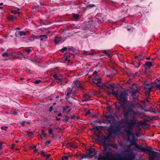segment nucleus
<instances>
[{
	"instance_id": "aec40b11",
	"label": "nucleus",
	"mask_w": 160,
	"mask_h": 160,
	"mask_svg": "<svg viewBox=\"0 0 160 160\" xmlns=\"http://www.w3.org/2000/svg\"><path fill=\"white\" fill-rule=\"evenodd\" d=\"M80 155H81V157L80 158V160H81L83 158H89V156L88 154H87V155H85V154H80Z\"/></svg>"
},
{
	"instance_id": "4be33fe9",
	"label": "nucleus",
	"mask_w": 160,
	"mask_h": 160,
	"mask_svg": "<svg viewBox=\"0 0 160 160\" xmlns=\"http://www.w3.org/2000/svg\"><path fill=\"white\" fill-rule=\"evenodd\" d=\"M114 85L108 84L106 86L107 88L108 89H112L114 88Z\"/></svg>"
},
{
	"instance_id": "bb28decb",
	"label": "nucleus",
	"mask_w": 160,
	"mask_h": 160,
	"mask_svg": "<svg viewBox=\"0 0 160 160\" xmlns=\"http://www.w3.org/2000/svg\"><path fill=\"white\" fill-rule=\"evenodd\" d=\"M111 72H112V73L111 74L112 75L115 74L117 73L116 70L114 68L112 69Z\"/></svg>"
},
{
	"instance_id": "20e7f679",
	"label": "nucleus",
	"mask_w": 160,
	"mask_h": 160,
	"mask_svg": "<svg viewBox=\"0 0 160 160\" xmlns=\"http://www.w3.org/2000/svg\"><path fill=\"white\" fill-rule=\"evenodd\" d=\"M100 128V127L99 126H95L93 128L94 133L98 138L97 140H109L108 137H106L101 134L99 131Z\"/></svg>"
},
{
	"instance_id": "6e6d98bb",
	"label": "nucleus",
	"mask_w": 160,
	"mask_h": 160,
	"mask_svg": "<svg viewBox=\"0 0 160 160\" xmlns=\"http://www.w3.org/2000/svg\"><path fill=\"white\" fill-rule=\"evenodd\" d=\"M96 115L95 114V115H92V118H96Z\"/></svg>"
},
{
	"instance_id": "ddd939ff",
	"label": "nucleus",
	"mask_w": 160,
	"mask_h": 160,
	"mask_svg": "<svg viewBox=\"0 0 160 160\" xmlns=\"http://www.w3.org/2000/svg\"><path fill=\"white\" fill-rule=\"evenodd\" d=\"M70 107L67 106L63 108V112L68 113L70 112Z\"/></svg>"
},
{
	"instance_id": "e2e57ef3",
	"label": "nucleus",
	"mask_w": 160,
	"mask_h": 160,
	"mask_svg": "<svg viewBox=\"0 0 160 160\" xmlns=\"http://www.w3.org/2000/svg\"><path fill=\"white\" fill-rule=\"evenodd\" d=\"M36 147H37L36 146V145H34V146H33V148H36Z\"/></svg>"
},
{
	"instance_id": "0e129e2a",
	"label": "nucleus",
	"mask_w": 160,
	"mask_h": 160,
	"mask_svg": "<svg viewBox=\"0 0 160 160\" xmlns=\"http://www.w3.org/2000/svg\"><path fill=\"white\" fill-rule=\"evenodd\" d=\"M19 29H20V28L18 27L17 28H15V29L19 30Z\"/></svg>"
},
{
	"instance_id": "09e8293b",
	"label": "nucleus",
	"mask_w": 160,
	"mask_h": 160,
	"mask_svg": "<svg viewBox=\"0 0 160 160\" xmlns=\"http://www.w3.org/2000/svg\"><path fill=\"white\" fill-rule=\"evenodd\" d=\"M65 60L66 61H68V62H70V60L69 59H68V58H65Z\"/></svg>"
},
{
	"instance_id": "ea45409f",
	"label": "nucleus",
	"mask_w": 160,
	"mask_h": 160,
	"mask_svg": "<svg viewBox=\"0 0 160 160\" xmlns=\"http://www.w3.org/2000/svg\"><path fill=\"white\" fill-rule=\"evenodd\" d=\"M8 127L7 126L2 127L1 128L2 130H4L5 131L7 130Z\"/></svg>"
},
{
	"instance_id": "412c9836",
	"label": "nucleus",
	"mask_w": 160,
	"mask_h": 160,
	"mask_svg": "<svg viewBox=\"0 0 160 160\" xmlns=\"http://www.w3.org/2000/svg\"><path fill=\"white\" fill-rule=\"evenodd\" d=\"M132 64L134 66V67L136 68H138L139 67L140 64L139 62H136L133 61Z\"/></svg>"
},
{
	"instance_id": "0eeeda50",
	"label": "nucleus",
	"mask_w": 160,
	"mask_h": 160,
	"mask_svg": "<svg viewBox=\"0 0 160 160\" xmlns=\"http://www.w3.org/2000/svg\"><path fill=\"white\" fill-rule=\"evenodd\" d=\"M89 152L88 155L89 156V158H92L97 154L95 150L93 148H91L89 149Z\"/></svg>"
},
{
	"instance_id": "052dcab7",
	"label": "nucleus",
	"mask_w": 160,
	"mask_h": 160,
	"mask_svg": "<svg viewBox=\"0 0 160 160\" xmlns=\"http://www.w3.org/2000/svg\"><path fill=\"white\" fill-rule=\"evenodd\" d=\"M77 154V155L78 157H81V155H80V154Z\"/></svg>"
},
{
	"instance_id": "2eb2a0df",
	"label": "nucleus",
	"mask_w": 160,
	"mask_h": 160,
	"mask_svg": "<svg viewBox=\"0 0 160 160\" xmlns=\"http://www.w3.org/2000/svg\"><path fill=\"white\" fill-rule=\"evenodd\" d=\"M67 145L72 148H76L77 147L76 144L75 143L68 142Z\"/></svg>"
},
{
	"instance_id": "7ed1b4c3",
	"label": "nucleus",
	"mask_w": 160,
	"mask_h": 160,
	"mask_svg": "<svg viewBox=\"0 0 160 160\" xmlns=\"http://www.w3.org/2000/svg\"><path fill=\"white\" fill-rule=\"evenodd\" d=\"M96 143H98L102 146L105 151L107 150H110L113 148V145L111 143L112 141H95Z\"/></svg>"
},
{
	"instance_id": "3c124183",
	"label": "nucleus",
	"mask_w": 160,
	"mask_h": 160,
	"mask_svg": "<svg viewBox=\"0 0 160 160\" xmlns=\"http://www.w3.org/2000/svg\"><path fill=\"white\" fill-rule=\"evenodd\" d=\"M18 114V113L16 111H14L13 112V115H17Z\"/></svg>"
},
{
	"instance_id": "c85d7f7f",
	"label": "nucleus",
	"mask_w": 160,
	"mask_h": 160,
	"mask_svg": "<svg viewBox=\"0 0 160 160\" xmlns=\"http://www.w3.org/2000/svg\"><path fill=\"white\" fill-rule=\"evenodd\" d=\"M19 33L20 35L21 36H23V35L24 36V35H25L26 34V32L23 31H19Z\"/></svg>"
},
{
	"instance_id": "2f4dec72",
	"label": "nucleus",
	"mask_w": 160,
	"mask_h": 160,
	"mask_svg": "<svg viewBox=\"0 0 160 160\" xmlns=\"http://www.w3.org/2000/svg\"><path fill=\"white\" fill-rule=\"evenodd\" d=\"M79 15L78 14H74L73 15V18L75 19H77L79 18Z\"/></svg>"
},
{
	"instance_id": "37998d69",
	"label": "nucleus",
	"mask_w": 160,
	"mask_h": 160,
	"mask_svg": "<svg viewBox=\"0 0 160 160\" xmlns=\"http://www.w3.org/2000/svg\"><path fill=\"white\" fill-rule=\"evenodd\" d=\"M41 82V81L40 80H37L35 81V83L36 84H38Z\"/></svg>"
},
{
	"instance_id": "e433bc0d",
	"label": "nucleus",
	"mask_w": 160,
	"mask_h": 160,
	"mask_svg": "<svg viewBox=\"0 0 160 160\" xmlns=\"http://www.w3.org/2000/svg\"><path fill=\"white\" fill-rule=\"evenodd\" d=\"M132 96L134 98H135L137 96L136 92H133L132 94Z\"/></svg>"
},
{
	"instance_id": "49530a36",
	"label": "nucleus",
	"mask_w": 160,
	"mask_h": 160,
	"mask_svg": "<svg viewBox=\"0 0 160 160\" xmlns=\"http://www.w3.org/2000/svg\"><path fill=\"white\" fill-rule=\"evenodd\" d=\"M131 141V140H130V141H127V142H130L131 143H136V141Z\"/></svg>"
},
{
	"instance_id": "338daca9",
	"label": "nucleus",
	"mask_w": 160,
	"mask_h": 160,
	"mask_svg": "<svg viewBox=\"0 0 160 160\" xmlns=\"http://www.w3.org/2000/svg\"><path fill=\"white\" fill-rule=\"evenodd\" d=\"M0 5L1 6L2 5H3V3H0Z\"/></svg>"
},
{
	"instance_id": "1a4fd4ad",
	"label": "nucleus",
	"mask_w": 160,
	"mask_h": 160,
	"mask_svg": "<svg viewBox=\"0 0 160 160\" xmlns=\"http://www.w3.org/2000/svg\"><path fill=\"white\" fill-rule=\"evenodd\" d=\"M142 149L143 151L149 153H151L153 151L152 148L148 146H146L145 148H143Z\"/></svg>"
},
{
	"instance_id": "4d7b16f0",
	"label": "nucleus",
	"mask_w": 160,
	"mask_h": 160,
	"mask_svg": "<svg viewBox=\"0 0 160 160\" xmlns=\"http://www.w3.org/2000/svg\"><path fill=\"white\" fill-rule=\"evenodd\" d=\"M38 151V149H35V150H34V152L35 153L37 151Z\"/></svg>"
},
{
	"instance_id": "13d9d810",
	"label": "nucleus",
	"mask_w": 160,
	"mask_h": 160,
	"mask_svg": "<svg viewBox=\"0 0 160 160\" xmlns=\"http://www.w3.org/2000/svg\"><path fill=\"white\" fill-rule=\"evenodd\" d=\"M130 149H127L126 150H125V152H129L130 150Z\"/></svg>"
},
{
	"instance_id": "6e6552de",
	"label": "nucleus",
	"mask_w": 160,
	"mask_h": 160,
	"mask_svg": "<svg viewBox=\"0 0 160 160\" xmlns=\"http://www.w3.org/2000/svg\"><path fill=\"white\" fill-rule=\"evenodd\" d=\"M64 41L65 39L61 37H56L54 40V42L56 44H59Z\"/></svg>"
},
{
	"instance_id": "bf43d9fd",
	"label": "nucleus",
	"mask_w": 160,
	"mask_h": 160,
	"mask_svg": "<svg viewBox=\"0 0 160 160\" xmlns=\"http://www.w3.org/2000/svg\"><path fill=\"white\" fill-rule=\"evenodd\" d=\"M58 116H62V114H61V113H58Z\"/></svg>"
},
{
	"instance_id": "6ab92c4d",
	"label": "nucleus",
	"mask_w": 160,
	"mask_h": 160,
	"mask_svg": "<svg viewBox=\"0 0 160 160\" xmlns=\"http://www.w3.org/2000/svg\"><path fill=\"white\" fill-rule=\"evenodd\" d=\"M8 19L9 21H13L16 19V18L13 15H9L8 17Z\"/></svg>"
},
{
	"instance_id": "f257e3e1",
	"label": "nucleus",
	"mask_w": 160,
	"mask_h": 160,
	"mask_svg": "<svg viewBox=\"0 0 160 160\" xmlns=\"http://www.w3.org/2000/svg\"><path fill=\"white\" fill-rule=\"evenodd\" d=\"M112 94L119 100L115 104L116 109L119 110L121 108H123L124 116L126 120L124 126L122 127L121 125H118L112 131L111 135L115 137L117 135L126 133L129 137L127 140H131V138H132V140H137L134 137V133L132 132V128L133 126L135 124L136 121L134 119L129 120L127 118L136 114L132 110L134 105L132 104L127 105L125 103V102L127 101V95L124 91L118 90L117 92L114 91L112 92Z\"/></svg>"
},
{
	"instance_id": "5701e85b",
	"label": "nucleus",
	"mask_w": 160,
	"mask_h": 160,
	"mask_svg": "<svg viewBox=\"0 0 160 160\" xmlns=\"http://www.w3.org/2000/svg\"><path fill=\"white\" fill-rule=\"evenodd\" d=\"M67 90L68 92H67V96L69 97L70 93H73V92H72V91L73 90H72H72H71L70 88H68L67 89Z\"/></svg>"
},
{
	"instance_id": "a18cd8bd",
	"label": "nucleus",
	"mask_w": 160,
	"mask_h": 160,
	"mask_svg": "<svg viewBox=\"0 0 160 160\" xmlns=\"http://www.w3.org/2000/svg\"><path fill=\"white\" fill-rule=\"evenodd\" d=\"M8 53L6 52L2 54V56H8Z\"/></svg>"
},
{
	"instance_id": "79ce46f5",
	"label": "nucleus",
	"mask_w": 160,
	"mask_h": 160,
	"mask_svg": "<svg viewBox=\"0 0 160 160\" xmlns=\"http://www.w3.org/2000/svg\"><path fill=\"white\" fill-rule=\"evenodd\" d=\"M160 82V80H158ZM156 87L158 88L159 89H160V84L157 83L156 84Z\"/></svg>"
},
{
	"instance_id": "72a5a7b5",
	"label": "nucleus",
	"mask_w": 160,
	"mask_h": 160,
	"mask_svg": "<svg viewBox=\"0 0 160 160\" xmlns=\"http://www.w3.org/2000/svg\"><path fill=\"white\" fill-rule=\"evenodd\" d=\"M3 144H4V143L2 142H0V150H2V147L3 146Z\"/></svg>"
},
{
	"instance_id": "7c9ffc66",
	"label": "nucleus",
	"mask_w": 160,
	"mask_h": 160,
	"mask_svg": "<svg viewBox=\"0 0 160 160\" xmlns=\"http://www.w3.org/2000/svg\"><path fill=\"white\" fill-rule=\"evenodd\" d=\"M51 141H47L44 142L45 146H48V144H50L51 142Z\"/></svg>"
},
{
	"instance_id": "680f3d73",
	"label": "nucleus",
	"mask_w": 160,
	"mask_h": 160,
	"mask_svg": "<svg viewBox=\"0 0 160 160\" xmlns=\"http://www.w3.org/2000/svg\"><path fill=\"white\" fill-rule=\"evenodd\" d=\"M90 5V7H93L94 6V5H93V4Z\"/></svg>"
},
{
	"instance_id": "f8f14e48",
	"label": "nucleus",
	"mask_w": 160,
	"mask_h": 160,
	"mask_svg": "<svg viewBox=\"0 0 160 160\" xmlns=\"http://www.w3.org/2000/svg\"><path fill=\"white\" fill-rule=\"evenodd\" d=\"M101 82L100 79L97 77H95L93 80V82L94 83L97 84L98 85H99V84Z\"/></svg>"
},
{
	"instance_id": "774afa93",
	"label": "nucleus",
	"mask_w": 160,
	"mask_h": 160,
	"mask_svg": "<svg viewBox=\"0 0 160 160\" xmlns=\"http://www.w3.org/2000/svg\"><path fill=\"white\" fill-rule=\"evenodd\" d=\"M60 120V118H57L56 119V120H57V121H59Z\"/></svg>"
},
{
	"instance_id": "393cba45",
	"label": "nucleus",
	"mask_w": 160,
	"mask_h": 160,
	"mask_svg": "<svg viewBox=\"0 0 160 160\" xmlns=\"http://www.w3.org/2000/svg\"><path fill=\"white\" fill-rule=\"evenodd\" d=\"M135 58L138 61L141 60L143 58V57L142 56H136L135 57Z\"/></svg>"
},
{
	"instance_id": "4c0bfd02",
	"label": "nucleus",
	"mask_w": 160,
	"mask_h": 160,
	"mask_svg": "<svg viewBox=\"0 0 160 160\" xmlns=\"http://www.w3.org/2000/svg\"><path fill=\"white\" fill-rule=\"evenodd\" d=\"M40 154L42 156L46 157V155L45 154V152L43 151H42L40 152Z\"/></svg>"
},
{
	"instance_id": "c9c22d12",
	"label": "nucleus",
	"mask_w": 160,
	"mask_h": 160,
	"mask_svg": "<svg viewBox=\"0 0 160 160\" xmlns=\"http://www.w3.org/2000/svg\"><path fill=\"white\" fill-rule=\"evenodd\" d=\"M31 50L28 48L27 49H26L24 50V51L27 52L28 53H29L31 51Z\"/></svg>"
},
{
	"instance_id": "f704fd0d",
	"label": "nucleus",
	"mask_w": 160,
	"mask_h": 160,
	"mask_svg": "<svg viewBox=\"0 0 160 160\" xmlns=\"http://www.w3.org/2000/svg\"><path fill=\"white\" fill-rule=\"evenodd\" d=\"M33 134V133L32 132H27V134L29 136H31Z\"/></svg>"
},
{
	"instance_id": "a878e982",
	"label": "nucleus",
	"mask_w": 160,
	"mask_h": 160,
	"mask_svg": "<svg viewBox=\"0 0 160 160\" xmlns=\"http://www.w3.org/2000/svg\"><path fill=\"white\" fill-rule=\"evenodd\" d=\"M106 118H107L108 121V122H111L112 121H113V118H111L110 116H108V117H107Z\"/></svg>"
},
{
	"instance_id": "b1692460",
	"label": "nucleus",
	"mask_w": 160,
	"mask_h": 160,
	"mask_svg": "<svg viewBox=\"0 0 160 160\" xmlns=\"http://www.w3.org/2000/svg\"><path fill=\"white\" fill-rule=\"evenodd\" d=\"M140 125L142 126L144 128H148V124H146L144 122H140Z\"/></svg>"
},
{
	"instance_id": "864d4df0",
	"label": "nucleus",
	"mask_w": 160,
	"mask_h": 160,
	"mask_svg": "<svg viewBox=\"0 0 160 160\" xmlns=\"http://www.w3.org/2000/svg\"><path fill=\"white\" fill-rule=\"evenodd\" d=\"M107 55L109 57H111L112 56V55L111 54H109V53H107Z\"/></svg>"
},
{
	"instance_id": "69168bd1",
	"label": "nucleus",
	"mask_w": 160,
	"mask_h": 160,
	"mask_svg": "<svg viewBox=\"0 0 160 160\" xmlns=\"http://www.w3.org/2000/svg\"><path fill=\"white\" fill-rule=\"evenodd\" d=\"M19 142V141H16L15 142L16 143H18Z\"/></svg>"
},
{
	"instance_id": "39448f33",
	"label": "nucleus",
	"mask_w": 160,
	"mask_h": 160,
	"mask_svg": "<svg viewBox=\"0 0 160 160\" xmlns=\"http://www.w3.org/2000/svg\"><path fill=\"white\" fill-rule=\"evenodd\" d=\"M153 87V83L146 84L145 85L144 89L146 90V94L147 96H148L149 93L151 91Z\"/></svg>"
},
{
	"instance_id": "9b49d317",
	"label": "nucleus",
	"mask_w": 160,
	"mask_h": 160,
	"mask_svg": "<svg viewBox=\"0 0 160 160\" xmlns=\"http://www.w3.org/2000/svg\"><path fill=\"white\" fill-rule=\"evenodd\" d=\"M74 86L72 88V90H73L75 88H78L81 87V84L80 82L78 81H74Z\"/></svg>"
},
{
	"instance_id": "c03bdc74",
	"label": "nucleus",
	"mask_w": 160,
	"mask_h": 160,
	"mask_svg": "<svg viewBox=\"0 0 160 160\" xmlns=\"http://www.w3.org/2000/svg\"><path fill=\"white\" fill-rule=\"evenodd\" d=\"M67 48L66 47H64L61 50L63 52L64 51L66 50Z\"/></svg>"
},
{
	"instance_id": "de8ad7c7",
	"label": "nucleus",
	"mask_w": 160,
	"mask_h": 160,
	"mask_svg": "<svg viewBox=\"0 0 160 160\" xmlns=\"http://www.w3.org/2000/svg\"><path fill=\"white\" fill-rule=\"evenodd\" d=\"M90 111H88L86 112V115H88V114H90Z\"/></svg>"
},
{
	"instance_id": "58836bf2",
	"label": "nucleus",
	"mask_w": 160,
	"mask_h": 160,
	"mask_svg": "<svg viewBox=\"0 0 160 160\" xmlns=\"http://www.w3.org/2000/svg\"><path fill=\"white\" fill-rule=\"evenodd\" d=\"M51 156V154H48L47 155H46V160H48L49 158Z\"/></svg>"
},
{
	"instance_id": "dca6fc26",
	"label": "nucleus",
	"mask_w": 160,
	"mask_h": 160,
	"mask_svg": "<svg viewBox=\"0 0 160 160\" xmlns=\"http://www.w3.org/2000/svg\"><path fill=\"white\" fill-rule=\"evenodd\" d=\"M90 96L89 94H87L83 96V101H88L90 99Z\"/></svg>"
},
{
	"instance_id": "c756f323",
	"label": "nucleus",
	"mask_w": 160,
	"mask_h": 160,
	"mask_svg": "<svg viewBox=\"0 0 160 160\" xmlns=\"http://www.w3.org/2000/svg\"><path fill=\"white\" fill-rule=\"evenodd\" d=\"M48 133L50 135L53 134V130L52 128H50L48 129Z\"/></svg>"
},
{
	"instance_id": "f03ea898",
	"label": "nucleus",
	"mask_w": 160,
	"mask_h": 160,
	"mask_svg": "<svg viewBox=\"0 0 160 160\" xmlns=\"http://www.w3.org/2000/svg\"><path fill=\"white\" fill-rule=\"evenodd\" d=\"M136 154L135 153L131 152L128 154L127 157L124 158L125 160H134ZM97 160H123L121 155L114 153L110 152H107L104 154L103 157L100 156Z\"/></svg>"
},
{
	"instance_id": "603ef678",
	"label": "nucleus",
	"mask_w": 160,
	"mask_h": 160,
	"mask_svg": "<svg viewBox=\"0 0 160 160\" xmlns=\"http://www.w3.org/2000/svg\"><path fill=\"white\" fill-rule=\"evenodd\" d=\"M97 122L99 123L100 124H101L102 122H103L102 121H96Z\"/></svg>"
},
{
	"instance_id": "a19ab883",
	"label": "nucleus",
	"mask_w": 160,
	"mask_h": 160,
	"mask_svg": "<svg viewBox=\"0 0 160 160\" xmlns=\"http://www.w3.org/2000/svg\"><path fill=\"white\" fill-rule=\"evenodd\" d=\"M93 53H94L93 52L90 53V52H86V55H93Z\"/></svg>"
},
{
	"instance_id": "423d86ee",
	"label": "nucleus",
	"mask_w": 160,
	"mask_h": 160,
	"mask_svg": "<svg viewBox=\"0 0 160 160\" xmlns=\"http://www.w3.org/2000/svg\"><path fill=\"white\" fill-rule=\"evenodd\" d=\"M150 154L149 156V160H154V159L158 157V156L159 155L158 152H156L153 151L152 152L150 153Z\"/></svg>"
},
{
	"instance_id": "a211bd4d",
	"label": "nucleus",
	"mask_w": 160,
	"mask_h": 160,
	"mask_svg": "<svg viewBox=\"0 0 160 160\" xmlns=\"http://www.w3.org/2000/svg\"><path fill=\"white\" fill-rule=\"evenodd\" d=\"M60 75H58V74H55L53 75V77L54 78L59 81H61V78L60 77Z\"/></svg>"
},
{
	"instance_id": "4468645a",
	"label": "nucleus",
	"mask_w": 160,
	"mask_h": 160,
	"mask_svg": "<svg viewBox=\"0 0 160 160\" xmlns=\"http://www.w3.org/2000/svg\"><path fill=\"white\" fill-rule=\"evenodd\" d=\"M72 156V155H69L63 157L62 158V160H71Z\"/></svg>"
},
{
	"instance_id": "5fc2aeb1",
	"label": "nucleus",
	"mask_w": 160,
	"mask_h": 160,
	"mask_svg": "<svg viewBox=\"0 0 160 160\" xmlns=\"http://www.w3.org/2000/svg\"><path fill=\"white\" fill-rule=\"evenodd\" d=\"M52 108H53V107H50V108H49V111H52Z\"/></svg>"
},
{
	"instance_id": "f3484780",
	"label": "nucleus",
	"mask_w": 160,
	"mask_h": 160,
	"mask_svg": "<svg viewBox=\"0 0 160 160\" xmlns=\"http://www.w3.org/2000/svg\"><path fill=\"white\" fill-rule=\"evenodd\" d=\"M38 38H40L41 41H42L45 39L47 38V37L46 35H41L38 36Z\"/></svg>"
},
{
	"instance_id": "473e14b6",
	"label": "nucleus",
	"mask_w": 160,
	"mask_h": 160,
	"mask_svg": "<svg viewBox=\"0 0 160 160\" xmlns=\"http://www.w3.org/2000/svg\"><path fill=\"white\" fill-rule=\"evenodd\" d=\"M12 12L14 14H18L19 13V12L18 10H15L12 11Z\"/></svg>"
},
{
	"instance_id": "8fccbe9b",
	"label": "nucleus",
	"mask_w": 160,
	"mask_h": 160,
	"mask_svg": "<svg viewBox=\"0 0 160 160\" xmlns=\"http://www.w3.org/2000/svg\"><path fill=\"white\" fill-rule=\"evenodd\" d=\"M15 146V144H12V147H11V148L12 149H14V146Z\"/></svg>"
},
{
	"instance_id": "cd10ccee",
	"label": "nucleus",
	"mask_w": 160,
	"mask_h": 160,
	"mask_svg": "<svg viewBox=\"0 0 160 160\" xmlns=\"http://www.w3.org/2000/svg\"><path fill=\"white\" fill-rule=\"evenodd\" d=\"M46 132L43 130H42L41 132V135L42 136L45 137L46 136Z\"/></svg>"
},
{
	"instance_id": "9d476101",
	"label": "nucleus",
	"mask_w": 160,
	"mask_h": 160,
	"mask_svg": "<svg viewBox=\"0 0 160 160\" xmlns=\"http://www.w3.org/2000/svg\"><path fill=\"white\" fill-rule=\"evenodd\" d=\"M153 66L151 62H146V64L144 65V67L146 69L150 68Z\"/></svg>"
}]
</instances>
